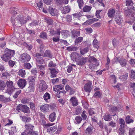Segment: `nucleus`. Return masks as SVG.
Returning <instances> with one entry per match:
<instances>
[{
    "label": "nucleus",
    "instance_id": "obj_13",
    "mask_svg": "<svg viewBox=\"0 0 135 135\" xmlns=\"http://www.w3.org/2000/svg\"><path fill=\"white\" fill-rule=\"evenodd\" d=\"M50 107L49 104H45L44 105H42L40 107V109L42 111L44 112H47L49 110Z\"/></svg>",
    "mask_w": 135,
    "mask_h": 135
},
{
    "label": "nucleus",
    "instance_id": "obj_54",
    "mask_svg": "<svg viewBox=\"0 0 135 135\" xmlns=\"http://www.w3.org/2000/svg\"><path fill=\"white\" fill-rule=\"evenodd\" d=\"M24 67L26 69H29L31 68V66L30 63H26L24 64Z\"/></svg>",
    "mask_w": 135,
    "mask_h": 135
},
{
    "label": "nucleus",
    "instance_id": "obj_37",
    "mask_svg": "<svg viewBox=\"0 0 135 135\" xmlns=\"http://www.w3.org/2000/svg\"><path fill=\"white\" fill-rule=\"evenodd\" d=\"M22 111L25 113H29L30 112L29 108L27 106L23 105Z\"/></svg>",
    "mask_w": 135,
    "mask_h": 135
},
{
    "label": "nucleus",
    "instance_id": "obj_53",
    "mask_svg": "<svg viewBox=\"0 0 135 135\" xmlns=\"http://www.w3.org/2000/svg\"><path fill=\"white\" fill-rule=\"evenodd\" d=\"M125 14L126 16H129L130 15L132 16V15L131 12V11L129 9L125 11Z\"/></svg>",
    "mask_w": 135,
    "mask_h": 135
},
{
    "label": "nucleus",
    "instance_id": "obj_52",
    "mask_svg": "<svg viewBox=\"0 0 135 135\" xmlns=\"http://www.w3.org/2000/svg\"><path fill=\"white\" fill-rule=\"evenodd\" d=\"M40 37L41 38H43L44 39H47L46 34L44 32L41 33L40 35Z\"/></svg>",
    "mask_w": 135,
    "mask_h": 135
},
{
    "label": "nucleus",
    "instance_id": "obj_9",
    "mask_svg": "<svg viewBox=\"0 0 135 135\" xmlns=\"http://www.w3.org/2000/svg\"><path fill=\"white\" fill-rule=\"evenodd\" d=\"M92 82L90 81H88L85 84L84 88V90L86 91L90 92L92 89L91 85Z\"/></svg>",
    "mask_w": 135,
    "mask_h": 135
},
{
    "label": "nucleus",
    "instance_id": "obj_4",
    "mask_svg": "<svg viewBox=\"0 0 135 135\" xmlns=\"http://www.w3.org/2000/svg\"><path fill=\"white\" fill-rule=\"evenodd\" d=\"M89 62L90 63L89 65L90 68L93 70L94 68L99 65V63L97 61L96 59L93 56H89Z\"/></svg>",
    "mask_w": 135,
    "mask_h": 135
},
{
    "label": "nucleus",
    "instance_id": "obj_38",
    "mask_svg": "<svg viewBox=\"0 0 135 135\" xmlns=\"http://www.w3.org/2000/svg\"><path fill=\"white\" fill-rule=\"evenodd\" d=\"M89 51V48L88 47H86L81 50L80 52L81 54L83 55L86 53H87Z\"/></svg>",
    "mask_w": 135,
    "mask_h": 135
},
{
    "label": "nucleus",
    "instance_id": "obj_59",
    "mask_svg": "<svg viewBox=\"0 0 135 135\" xmlns=\"http://www.w3.org/2000/svg\"><path fill=\"white\" fill-rule=\"evenodd\" d=\"M131 78H132L135 79V71H134L133 70H131Z\"/></svg>",
    "mask_w": 135,
    "mask_h": 135
},
{
    "label": "nucleus",
    "instance_id": "obj_46",
    "mask_svg": "<svg viewBox=\"0 0 135 135\" xmlns=\"http://www.w3.org/2000/svg\"><path fill=\"white\" fill-rule=\"evenodd\" d=\"M46 66V65H37V67L38 68V69L40 71H44V70Z\"/></svg>",
    "mask_w": 135,
    "mask_h": 135
},
{
    "label": "nucleus",
    "instance_id": "obj_32",
    "mask_svg": "<svg viewBox=\"0 0 135 135\" xmlns=\"http://www.w3.org/2000/svg\"><path fill=\"white\" fill-rule=\"evenodd\" d=\"M20 118L22 119V120L25 122H29L31 120L30 118L27 117L22 116H20Z\"/></svg>",
    "mask_w": 135,
    "mask_h": 135
},
{
    "label": "nucleus",
    "instance_id": "obj_16",
    "mask_svg": "<svg viewBox=\"0 0 135 135\" xmlns=\"http://www.w3.org/2000/svg\"><path fill=\"white\" fill-rule=\"evenodd\" d=\"M61 11L62 13L65 14L70 12V8L69 6H66L62 7Z\"/></svg>",
    "mask_w": 135,
    "mask_h": 135
},
{
    "label": "nucleus",
    "instance_id": "obj_34",
    "mask_svg": "<svg viewBox=\"0 0 135 135\" xmlns=\"http://www.w3.org/2000/svg\"><path fill=\"white\" fill-rule=\"evenodd\" d=\"M66 92L65 90L57 92V93L56 96L58 98H60L64 95Z\"/></svg>",
    "mask_w": 135,
    "mask_h": 135
},
{
    "label": "nucleus",
    "instance_id": "obj_43",
    "mask_svg": "<svg viewBox=\"0 0 135 135\" xmlns=\"http://www.w3.org/2000/svg\"><path fill=\"white\" fill-rule=\"evenodd\" d=\"M83 37H79L76 38L75 41V44H78L80 42H81L83 41Z\"/></svg>",
    "mask_w": 135,
    "mask_h": 135
},
{
    "label": "nucleus",
    "instance_id": "obj_31",
    "mask_svg": "<svg viewBox=\"0 0 135 135\" xmlns=\"http://www.w3.org/2000/svg\"><path fill=\"white\" fill-rule=\"evenodd\" d=\"M86 61L85 59L84 58H81L78 62L77 64L79 65H83L85 64Z\"/></svg>",
    "mask_w": 135,
    "mask_h": 135
},
{
    "label": "nucleus",
    "instance_id": "obj_60",
    "mask_svg": "<svg viewBox=\"0 0 135 135\" xmlns=\"http://www.w3.org/2000/svg\"><path fill=\"white\" fill-rule=\"evenodd\" d=\"M134 54L135 57V52ZM129 63L131 65L135 66V59H131L129 61Z\"/></svg>",
    "mask_w": 135,
    "mask_h": 135
},
{
    "label": "nucleus",
    "instance_id": "obj_62",
    "mask_svg": "<svg viewBox=\"0 0 135 135\" xmlns=\"http://www.w3.org/2000/svg\"><path fill=\"white\" fill-rule=\"evenodd\" d=\"M31 73L32 74L36 75L38 71L36 69H33L31 70Z\"/></svg>",
    "mask_w": 135,
    "mask_h": 135
},
{
    "label": "nucleus",
    "instance_id": "obj_29",
    "mask_svg": "<svg viewBox=\"0 0 135 135\" xmlns=\"http://www.w3.org/2000/svg\"><path fill=\"white\" fill-rule=\"evenodd\" d=\"M44 99L46 102L47 100L50 98V95L48 93H46L43 96Z\"/></svg>",
    "mask_w": 135,
    "mask_h": 135
},
{
    "label": "nucleus",
    "instance_id": "obj_1",
    "mask_svg": "<svg viewBox=\"0 0 135 135\" xmlns=\"http://www.w3.org/2000/svg\"><path fill=\"white\" fill-rule=\"evenodd\" d=\"M13 19L12 17V18L11 22L14 27L16 26L20 27L22 25L26 23L27 20V18L23 17L21 15H19L13 20H12Z\"/></svg>",
    "mask_w": 135,
    "mask_h": 135
},
{
    "label": "nucleus",
    "instance_id": "obj_39",
    "mask_svg": "<svg viewBox=\"0 0 135 135\" xmlns=\"http://www.w3.org/2000/svg\"><path fill=\"white\" fill-rule=\"evenodd\" d=\"M45 22L49 25H52L53 22V20L49 18H46L45 19Z\"/></svg>",
    "mask_w": 135,
    "mask_h": 135
},
{
    "label": "nucleus",
    "instance_id": "obj_58",
    "mask_svg": "<svg viewBox=\"0 0 135 135\" xmlns=\"http://www.w3.org/2000/svg\"><path fill=\"white\" fill-rule=\"evenodd\" d=\"M126 4L127 6H130L132 5L133 3L132 0H128L126 1Z\"/></svg>",
    "mask_w": 135,
    "mask_h": 135
},
{
    "label": "nucleus",
    "instance_id": "obj_24",
    "mask_svg": "<svg viewBox=\"0 0 135 135\" xmlns=\"http://www.w3.org/2000/svg\"><path fill=\"white\" fill-rule=\"evenodd\" d=\"M62 85H55L53 87V90L55 91H57L59 90H62Z\"/></svg>",
    "mask_w": 135,
    "mask_h": 135
},
{
    "label": "nucleus",
    "instance_id": "obj_17",
    "mask_svg": "<svg viewBox=\"0 0 135 135\" xmlns=\"http://www.w3.org/2000/svg\"><path fill=\"white\" fill-rule=\"evenodd\" d=\"M49 70L51 74V78L55 77L56 76V74L58 73L57 71H56L54 68H50Z\"/></svg>",
    "mask_w": 135,
    "mask_h": 135
},
{
    "label": "nucleus",
    "instance_id": "obj_18",
    "mask_svg": "<svg viewBox=\"0 0 135 135\" xmlns=\"http://www.w3.org/2000/svg\"><path fill=\"white\" fill-rule=\"evenodd\" d=\"M93 127L92 126H89L86 130L85 133L88 135H91L93 132Z\"/></svg>",
    "mask_w": 135,
    "mask_h": 135
},
{
    "label": "nucleus",
    "instance_id": "obj_49",
    "mask_svg": "<svg viewBox=\"0 0 135 135\" xmlns=\"http://www.w3.org/2000/svg\"><path fill=\"white\" fill-rule=\"evenodd\" d=\"M39 24V23H38L35 20L33 21L31 23L29 24L28 26L29 25L31 27H32L38 25Z\"/></svg>",
    "mask_w": 135,
    "mask_h": 135
},
{
    "label": "nucleus",
    "instance_id": "obj_11",
    "mask_svg": "<svg viewBox=\"0 0 135 135\" xmlns=\"http://www.w3.org/2000/svg\"><path fill=\"white\" fill-rule=\"evenodd\" d=\"M114 19L116 23L118 25L121 24L123 22V17L121 15H116Z\"/></svg>",
    "mask_w": 135,
    "mask_h": 135
},
{
    "label": "nucleus",
    "instance_id": "obj_20",
    "mask_svg": "<svg viewBox=\"0 0 135 135\" xmlns=\"http://www.w3.org/2000/svg\"><path fill=\"white\" fill-rule=\"evenodd\" d=\"M72 35L71 37L73 38H75L79 36L80 35V33L79 31L73 30L71 31Z\"/></svg>",
    "mask_w": 135,
    "mask_h": 135
},
{
    "label": "nucleus",
    "instance_id": "obj_47",
    "mask_svg": "<svg viewBox=\"0 0 135 135\" xmlns=\"http://www.w3.org/2000/svg\"><path fill=\"white\" fill-rule=\"evenodd\" d=\"M94 22L93 20L90 19L87 20L83 24L84 25H90Z\"/></svg>",
    "mask_w": 135,
    "mask_h": 135
},
{
    "label": "nucleus",
    "instance_id": "obj_51",
    "mask_svg": "<svg viewBox=\"0 0 135 135\" xmlns=\"http://www.w3.org/2000/svg\"><path fill=\"white\" fill-rule=\"evenodd\" d=\"M77 2L78 4L79 7L81 9L83 4V0H78Z\"/></svg>",
    "mask_w": 135,
    "mask_h": 135
},
{
    "label": "nucleus",
    "instance_id": "obj_3",
    "mask_svg": "<svg viewBox=\"0 0 135 135\" xmlns=\"http://www.w3.org/2000/svg\"><path fill=\"white\" fill-rule=\"evenodd\" d=\"M6 84L7 86V89L6 91V93L11 95L15 89L13 86V83L12 81L9 80L6 82Z\"/></svg>",
    "mask_w": 135,
    "mask_h": 135
},
{
    "label": "nucleus",
    "instance_id": "obj_44",
    "mask_svg": "<svg viewBox=\"0 0 135 135\" xmlns=\"http://www.w3.org/2000/svg\"><path fill=\"white\" fill-rule=\"evenodd\" d=\"M77 49L76 47L71 46L68 47L67 48V50L70 51H76Z\"/></svg>",
    "mask_w": 135,
    "mask_h": 135
},
{
    "label": "nucleus",
    "instance_id": "obj_14",
    "mask_svg": "<svg viewBox=\"0 0 135 135\" xmlns=\"http://www.w3.org/2000/svg\"><path fill=\"white\" fill-rule=\"evenodd\" d=\"M49 11L50 14L52 16L56 15L58 13L57 11L55 8H53L50 6L49 9Z\"/></svg>",
    "mask_w": 135,
    "mask_h": 135
},
{
    "label": "nucleus",
    "instance_id": "obj_6",
    "mask_svg": "<svg viewBox=\"0 0 135 135\" xmlns=\"http://www.w3.org/2000/svg\"><path fill=\"white\" fill-rule=\"evenodd\" d=\"M38 87L39 91L40 92H42L45 90L47 88V86L45 81L42 80H40L39 82Z\"/></svg>",
    "mask_w": 135,
    "mask_h": 135
},
{
    "label": "nucleus",
    "instance_id": "obj_22",
    "mask_svg": "<svg viewBox=\"0 0 135 135\" xmlns=\"http://www.w3.org/2000/svg\"><path fill=\"white\" fill-rule=\"evenodd\" d=\"M6 87V84L4 81L2 80H0V90H4Z\"/></svg>",
    "mask_w": 135,
    "mask_h": 135
},
{
    "label": "nucleus",
    "instance_id": "obj_15",
    "mask_svg": "<svg viewBox=\"0 0 135 135\" xmlns=\"http://www.w3.org/2000/svg\"><path fill=\"white\" fill-rule=\"evenodd\" d=\"M115 11L114 9H109L108 15V17L110 18H112L114 16Z\"/></svg>",
    "mask_w": 135,
    "mask_h": 135
},
{
    "label": "nucleus",
    "instance_id": "obj_25",
    "mask_svg": "<svg viewBox=\"0 0 135 135\" xmlns=\"http://www.w3.org/2000/svg\"><path fill=\"white\" fill-rule=\"evenodd\" d=\"M49 120L52 122H54L56 119V114L55 112L51 114L49 116Z\"/></svg>",
    "mask_w": 135,
    "mask_h": 135
},
{
    "label": "nucleus",
    "instance_id": "obj_36",
    "mask_svg": "<svg viewBox=\"0 0 135 135\" xmlns=\"http://www.w3.org/2000/svg\"><path fill=\"white\" fill-rule=\"evenodd\" d=\"M33 127L34 126H33V125H32L30 124H26L25 126L26 129H27L29 131L32 130L33 131Z\"/></svg>",
    "mask_w": 135,
    "mask_h": 135
},
{
    "label": "nucleus",
    "instance_id": "obj_40",
    "mask_svg": "<svg viewBox=\"0 0 135 135\" xmlns=\"http://www.w3.org/2000/svg\"><path fill=\"white\" fill-rule=\"evenodd\" d=\"M34 89V84L33 83H30L28 88V90L31 92Z\"/></svg>",
    "mask_w": 135,
    "mask_h": 135
},
{
    "label": "nucleus",
    "instance_id": "obj_27",
    "mask_svg": "<svg viewBox=\"0 0 135 135\" xmlns=\"http://www.w3.org/2000/svg\"><path fill=\"white\" fill-rule=\"evenodd\" d=\"M99 42L98 41L97 39H95L93 41V45L94 47L98 49L99 48Z\"/></svg>",
    "mask_w": 135,
    "mask_h": 135
},
{
    "label": "nucleus",
    "instance_id": "obj_56",
    "mask_svg": "<svg viewBox=\"0 0 135 135\" xmlns=\"http://www.w3.org/2000/svg\"><path fill=\"white\" fill-rule=\"evenodd\" d=\"M56 65V64L53 63L52 61H50L49 64L48 66L50 67H54Z\"/></svg>",
    "mask_w": 135,
    "mask_h": 135
},
{
    "label": "nucleus",
    "instance_id": "obj_30",
    "mask_svg": "<svg viewBox=\"0 0 135 135\" xmlns=\"http://www.w3.org/2000/svg\"><path fill=\"white\" fill-rule=\"evenodd\" d=\"M65 89L67 91L69 90L71 94H73L74 92L73 89L68 85H66Z\"/></svg>",
    "mask_w": 135,
    "mask_h": 135
},
{
    "label": "nucleus",
    "instance_id": "obj_55",
    "mask_svg": "<svg viewBox=\"0 0 135 135\" xmlns=\"http://www.w3.org/2000/svg\"><path fill=\"white\" fill-rule=\"evenodd\" d=\"M23 105L20 104L17 107L16 110H20L22 111L23 108Z\"/></svg>",
    "mask_w": 135,
    "mask_h": 135
},
{
    "label": "nucleus",
    "instance_id": "obj_61",
    "mask_svg": "<svg viewBox=\"0 0 135 135\" xmlns=\"http://www.w3.org/2000/svg\"><path fill=\"white\" fill-rule=\"evenodd\" d=\"M37 6L39 9H40V8H43L42 1H40L39 3L37 4Z\"/></svg>",
    "mask_w": 135,
    "mask_h": 135
},
{
    "label": "nucleus",
    "instance_id": "obj_21",
    "mask_svg": "<svg viewBox=\"0 0 135 135\" xmlns=\"http://www.w3.org/2000/svg\"><path fill=\"white\" fill-rule=\"evenodd\" d=\"M52 56L50 51L49 50H46L44 53V57H47L50 59H52Z\"/></svg>",
    "mask_w": 135,
    "mask_h": 135
},
{
    "label": "nucleus",
    "instance_id": "obj_12",
    "mask_svg": "<svg viewBox=\"0 0 135 135\" xmlns=\"http://www.w3.org/2000/svg\"><path fill=\"white\" fill-rule=\"evenodd\" d=\"M26 81L24 79H20L18 81V86L22 88L25 87L26 84Z\"/></svg>",
    "mask_w": 135,
    "mask_h": 135
},
{
    "label": "nucleus",
    "instance_id": "obj_7",
    "mask_svg": "<svg viewBox=\"0 0 135 135\" xmlns=\"http://www.w3.org/2000/svg\"><path fill=\"white\" fill-rule=\"evenodd\" d=\"M30 59V56L28 54L25 53L21 56L20 60L22 62H24L29 61Z\"/></svg>",
    "mask_w": 135,
    "mask_h": 135
},
{
    "label": "nucleus",
    "instance_id": "obj_5",
    "mask_svg": "<svg viewBox=\"0 0 135 135\" xmlns=\"http://www.w3.org/2000/svg\"><path fill=\"white\" fill-rule=\"evenodd\" d=\"M53 125V123H48L46 124H44V127L45 128H47V132L49 133H52L56 130L57 126H55L53 127H49L50 126Z\"/></svg>",
    "mask_w": 135,
    "mask_h": 135
},
{
    "label": "nucleus",
    "instance_id": "obj_23",
    "mask_svg": "<svg viewBox=\"0 0 135 135\" xmlns=\"http://www.w3.org/2000/svg\"><path fill=\"white\" fill-rule=\"evenodd\" d=\"M32 130H28L27 129H26L21 134V135H31L32 133L34 132Z\"/></svg>",
    "mask_w": 135,
    "mask_h": 135
},
{
    "label": "nucleus",
    "instance_id": "obj_28",
    "mask_svg": "<svg viewBox=\"0 0 135 135\" xmlns=\"http://www.w3.org/2000/svg\"><path fill=\"white\" fill-rule=\"evenodd\" d=\"M112 117L111 115L107 114H105L103 117L104 120L106 121H109L111 120Z\"/></svg>",
    "mask_w": 135,
    "mask_h": 135
},
{
    "label": "nucleus",
    "instance_id": "obj_57",
    "mask_svg": "<svg viewBox=\"0 0 135 135\" xmlns=\"http://www.w3.org/2000/svg\"><path fill=\"white\" fill-rule=\"evenodd\" d=\"M68 31H66L64 30L62 33V36L64 38H66L68 36Z\"/></svg>",
    "mask_w": 135,
    "mask_h": 135
},
{
    "label": "nucleus",
    "instance_id": "obj_2",
    "mask_svg": "<svg viewBox=\"0 0 135 135\" xmlns=\"http://www.w3.org/2000/svg\"><path fill=\"white\" fill-rule=\"evenodd\" d=\"M5 53V54L2 56L1 58L4 61H7L11 59V56H13L15 54V51L6 49Z\"/></svg>",
    "mask_w": 135,
    "mask_h": 135
},
{
    "label": "nucleus",
    "instance_id": "obj_63",
    "mask_svg": "<svg viewBox=\"0 0 135 135\" xmlns=\"http://www.w3.org/2000/svg\"><path fill=\"white\" fill-rule=\"evenodd\" d=\"M94 109H90L89 110V115H93L95 113Z\"/></svg>",
    "mask_w": 135,
    "mask_h": 135
},
{
    "label": "nucleus",
    "instance_id": "obj_26",
    "mask_svg": "<svg viewBox=\"0 0 135 135\" xmlns=\"http://www.w3.org/2000/svg\"><path fill=\"white\" fill-rule=\"evenodd\" d=\"M18 75L22 77L25 78V77L26 72L25 70L20 69L18 73Z\"/></svg>",
    "mask_w": 135,
    "mask_h": 135
},
{
    "label": "nucleus",
    "instance_id": "obj_45",
    "mask_svg": "<svg viewBox=\"0 0 135 135\" xmlns=\"http://www.w3.org/2000/svg\"><path fill=\"white\" fill-rule=\"evenodd\" d=\"M10 76V74L7 72H5L3 73L2 74V77H4L6 78H9Z\"/></svg>",
    "mask_w": 135,
    "mask_h": 135
},
{
    "label": "nucleus",
    "instance_id": "obj_50",
    "mask_svg": "<svg viewBox=\"0 0 135 135\" xmlns=\"http://www.w3.org/2000/svg\"><path fill=\"white\" fill-rule=\"evenodd\" d=\"M86 112L85 110H84L82 113L81 116L83 120H85L87 118V116L86 114Z\"/></svg>",
    "mask_w": 135,
    "mask_h": 135
},
{
    "label": "nucleus",
    "instance_id": "obj_33",
    "mask_svg": "<svg viewBox=\"0 0 135 135\" xmlns=\"http://www.w3.org/2000/svg\"><path fill=\"white\" fill-rule=\"evenodd\" d=\"M119 62L122 66H125L127 64L126 60L123 59H121L119 61Z\"/></svg>",
    "mask_w": 135,
    "mask_h": 135
},
{
    "label": "nucleus",
    "instance_id": "obj_19",
    "mask_svg": "<svg viewBox=\"0 0 135 135\" xmlns=\"http://www.w3.org/2000/svg\"><path fill=\"white\" fill-rule=\"evenodd\" d=\"M70 101L73 106H76L78 104V102L77 98L75 97H72L70 99Z\"/></svg>",
    "mask_w": 135,
    "mask_h": 135
},
{
    "label": "nucleus",
    "instance_id": "obj_64",
    "mask_svg": "<svg viewBox=\"0 0 135 135\" xmlns=\"http://www.w3.org/2000/svg\"><path fill=\"white\" fill-rule=\"evenodd\" d=\"M129 135H135V130L130 129L129 131Z\"/></svg>",
    "mask_w": 135,
    "mask_h": 135
},
{
    "label": "nucleus",
    "instance_id": "obj_8",
    "mask_svg": "<svg viewBox=\"0 0 135 135\" xmlns=\"http://www.w3.org/2000/svg\"><path fill=\"white\" fill-rule=\"evenodd\" d=\"M71 59L73 62H75L77 61L81 57V55L78 53L76 52H73L71 55Z\"/></svg>",
    "mask_w": 135,
    "mask_h": 135
},
{
    "label": "nucleus",
    "instance_id": "obj_42",
    "mask_svg": "<svg viewBox=\"0 0 135 135\" xmlns=\"http://www.w3.org/2000/svg\"><path fill=\"white\" fill-rule=\"evenodd\" d=\"M133 122V120L131 118L130 116L128 115L126 117V123H132Z\"/></svg>",
    "mask_w": 135,
    "mask_h": 135
},
{
    "label": "nucleus",
    "instance_id": "obj_10",
    "mask_svg": "<svg viewBox=\"0 0 135 135\" xmlns=\"http://www.w3.org/2000/svg\"><path fill=\"white\" fill-rule=\"evenodd\" d=\"M35 56L36 58L37 66L40 65V64H42L44 62V60L41 55L40 54L37 53Z\"/></svg>",
    "mask_w": 135,
    "mask_h": 135
},
{
    "label": "nucleus",
    "instance_id": "obj_41",
    "mask_svg": "<svg viewBox=\"0 0 135 135\" xmlns=\"http://www.w3.org/2000/svg\"><path fill=\"white\" fill-rule=\"evenodd\" d=\"M82 119L80 116H76L75 118L76 122L77 124H79L80 123L82 120Z\"/></svg>",
    "mask_w": 135,
    "mask_h": 135
},
{
    "label": "nucleus",
    "instance_id": "obj_35",
    "mask_svg": "<svg viewBox=\"0 0 135 135\" xmlns=\"http://www.w3.org/2000/svg\"><path fill=\"white\" fill-rule=\"evenodd\" d=\"M92 7L91 6H85L83 8V11L85 12H89L91 10Z\"/></svg>",
    "mask_w": 135,
    "mask_h": 135
},
{
    "label": "nucleus",
    "instance_id": "obj_48",
    "mask_svg": "<svg viewBox=\"0 0 135 135\" xmlns=\"http://www.w3.org/2000/svg\"><path fill=\"white\" fill-rule=\"evenodd\" d=\"M35 76H30L28 78V79L29 81L34 83L35 81Z\"/></svg>",
    "mask_w": 135,
    "mask_h": 135
}]
</instances>
